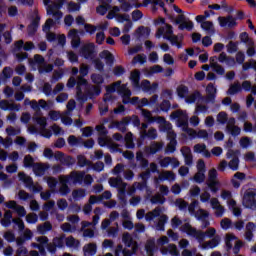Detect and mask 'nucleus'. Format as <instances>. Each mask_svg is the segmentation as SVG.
<instances>
[{
  "instance_id": "nucleus-30",
  "label": "nucleus",
  "mask_w": 256,
  "mask_h": 256,
  "mask_svg": "<svg viewBox=\"0 0 256 256\" xmlns=\"http://www.w3.org/2000/svg\"><path fill=\"white\" fill-rule=\"evenodd\" d=\"M218 23L220 27H229L231 29L237 25V20L231 16L218 17Z\"/></svg>"
},
{
  "instance_id": "nucleus-9",
  "label": "nucleus",
  "mask_w": 256,
  "mask_h": 256,
  "mask_svg": "<svg viewBox=\"0 0 256 256\" xmlns=\"http://www.w3.org/2000/svg\"><path fill=\"white\" fill-rule=\"evenodd\" d=\"M141 115L148 123H159L160 131H166L167 129H171V124L165 120L163 117H153L151 111L147 109H141Z\"/></svg>"
},
{
  "instance_id": "nucleus-42",
  "label": "nucleus",
  "mask_w": 256,
  "mask_h": 256,
  "mask_svg": "<svg viewBox=\"0 0 256 256\" xmlns=\"http://www.w3.org/2000/svg\"><path fill=\"white\" fill-rule=\"evenodd\" d=\"M185 103H187V105H193V103H195V101H197V103H199V101H203L204 97L201 96V93L196 91L190 95H187L185 98Z\"/></svg>"
},
{
  "instance_id": "nucleus-4",
  "label": "nucleus",
  "mask_w": 256,
  "mask_h": 256,
  "mask_svg": "<svg viewBox=\"0 0 256 256\" xmlns=\"http://www.w3.org/2000/svg\"><path fill=\"white\" fill-rule=\"evenodd\" d=\"M80 76L77 77V80L75 77H70L67 82V87L69 89H73L76 85V98L77 99H83V90L82 87L87 89L88 81L84 77H87L89 75V65L87 64H81L79 68Z\"/></svg>"
},
{
  "instance_id": "nucleus-10",
  "label": "nucleus",
  "mask_w": 256,
  "mask_h": 256,
  "mask_svg": "<svg viewBox=\"0 0 256 256\" xmlns=\"http://www.w3.org/2000/svg\"><path fill=\"white\" fill-rule=\"evenodd\" d=\"M221 199L227 201L228 208L232 211L235 217H241V208L237 206V202L232 199L233 193L229 190H222L221 191Z\"/></svg>"
},
{
  "instance_id": "nucleus-12",
  "label": "nucleus",
  "mask_w": 256,
  "mask_h": 256,
  "mask_svg": "<svg viewBox=\"0 0 256 256\" xmlns=\"http://www.w3.org/2000/svg\"><path fill=\"white\" fill-rule=\"evenodd\" d=\"M256 189L249 188L245 191L244 196L242 198V205L246 207V209H256Z\"/></svg>"
},
{
  "instance_id": "nucleus-64",
  "label": "nucleus",
  "mask_w": 256,
  "mask_h": 256,
  "mask_svg": "<svg viewBox=\"0 0 256 256\" xmlns=\"http://www.w3.org/2000/svg\"><path fill=\"white\" fill-rule=\"evenodd\" d=\"M71 113L69 111H65L62 113V116L60 117L61 123L66 126L73 125V119L69 117Z\"/></svg>"
},
{
  "instance_id": "nucleus-32",
  "label": "nucleus",
  "mask_w": 256,
  "mask_h": 256,
  "mask_svg": "<svg viewBox=\"0 0 256 256\" xmlns=\"http://www.w3.org/2000/svg\"><path fill=\"white\" fill-rule=\"evenodd\" d=\"M36 241L40 244H35L32 243V247L39 249L40 255H45V245H47V243H49V238H47V236H42V237H38L36 238Z\"/></svg>"
},
{
  "instance_id": "nucleus-51",
  "label": "nucleus",
  "mask_w": 256,
  "mask_h": 256,
  "mask_svg": "<svg viewBox=\"0 0 256 256\" xmlns=\"http://www.w3.org/2000/svg\"><path fill=\"white\" fill-rule=\"evenodd\" d=\"M203 103H209V102H207V100H205V98L203 100H200L199 102H197L196 103V108H195V111H194L195 115H199V113H207V111H209V107H207Z\"/></svg>"
},
{
  "instance_id": "nucleus-28",
  "label": "nucleus",
  "mask_w": 256,
  "mask_h": 256,
  "mask_svg": "<svg viewBox=\"0 0 256 256\" xmlns=\"http://www.w3.org/2000/svg\"><path fill=\"white\" fill-rule=\"evenodd\" d=\"M219 243H221V237L215 236L207 242H201L199 247L200 249H215V247H219Z\"/></svg>"
},
{
  "instance_id": "nucleus-49",
  "label": "nucleus",
  "mask_w": 256,
  "mask_h": 256,
  "mask_svg": "<svg viewBox=\"0 0 256 256\" xmlns=\"http://www.w3.org/2000/svg\"><path fill=\"white\" fill-rule=\"evenodd\" d=\"M65 241V236H61V237H56V238H54L53 239V245L54 246H51V245H49L48 246V251L50 252V253H55V251H56V248L55 247H64V242Z\"/></svg>"
},
{
  "instance_id": "nucleus-61",
  "label": "nucleus",
  "mask_w": 256,
  "mask_h": 256,
  "mask_svg": "<svg viewBox=\"0 0 256 256\" xmlns=\"http://www.w3.org/2000/svg\"><path fill=\"white\" fill-rule=\"evenodd\" d=\"M87 196V192L85 189H77L72 192V197L74 201H81V199H85Z\"/></svg>"
},
{
  "instance_id": "nucleus-20",
  "label": "nucleus",
  "mask_w": 256,
  "mask_h": 256,
  "mask_svg": "<svg viewBox=\"0 0 256 256\" xmlns=\"http://www.w3.org/2000/svg\"><path fill=\"white\" fill-rule=\"evenodd\" d=\"M210 206L213 209L214 215L216 217H223V215H225V207L221 205V202H219V199L211 198Z\"/></svg>"
},
{
  "instance_id": "nucleus-21",
  "label": "nucleus",
  "mask_w": 256,
  "mask_h": 256,
  "mask_svg": "<svg viewBox=\"0 0 256 256\" xmlns=\"http://www.w3.org/2000/svg\"><path fill=\"white\" fill-rule=\"evenodd\" d=\"M235 123H236L235 118H230L227 121V125H226L227 133H229L233 137H237V136L241 135V128L239 126L235 125Z\"/></svg>"
},
{
  "instance_id": "nucleus-63",
  "label": "nucleus",
  "mask_w": 256,
  "mask_h": 256,
  "mask_svg": "<svg viewBox=\"0 0 256 256\" xmlns=\"http://www.w3.org/2000/svg\"><path fill=\"white\" fill-rule=\"evenodd\" d=\"M145 251L148 256H153V252L155 251V239H149L146 242Z\"/></svg>"
},
{
  "instance_id": "nucleus-26",
  "label": "nucleus",
  "mask_w": 256,
  "mask_h": 256,
  "mask_svg": "<svg viewBox=\"0 0 256 256\" xmlns=\"http://www.w3.org/2000/svg\"><path fill=\"white\" fill-rule=\"evenodd\" d=\"M217 61H219L217 56L210 57L209 62L211 69L214 71V73H217V75H225V68H223Z\"/></svg>"
},
{
  "instance_id": "nucleus-35",
  "label": "nucleus",
  "mask_w": 256,
  "mask_h": 256,
  "mask_svg": "<svg viewBox=\"0 0 256 256\" xmlns=\"http://www.w3.org/2000/svg\"><path fill=\"white\" fill-rule=\"evenodd\" d=\"M180 151L184 157L185 165L191 167V165H193V154L191 153V148L184 146Z\"/></svg>"
},
{
  "instance_id": "nucleus-45",
  "label": "nucleus",
  "mask_w": 256,
  "mask_h": 256,
  "mask_svg": "<svg viewBox=\"0 0 256 256\" xmlns=\"http://www.w3.org/2000/svg\"><path fill=\"white\" fill-rule=\"evenodd\" d=\"M84 256H94L97 255V244L88 243L83 247Z\"/></svg>"
},
{
  "instance_id": "nucleus-57",
  "label": "nucleus",
  "mask_w": 256,
  "mask_h": 256,
  "mask_svg": "<svg viewBox=\"0 0 256 256\" xmlns=\"http://www.w3.org/2000/svg\"><path fill=\"white\" fill-rule=\"evenodd\" d=\"M176 95H178L179 99H185L187 95H189V87L181 84L176 88Z\"/></svg>"
},
{
  "instance_id": "nucleus-60",
  "label": "nucleus",
  "mask_w": 256,
  "mask_h": 256,
  "mask_svg": "<svg viewBox=\"0 0 256 256\" xmlns=\"http://www.w3.org/2000/svg\"><path fill=\"white\" fill-rule=\"evenodd\" d=\"M237 240V236H235L234 234H226L225 237V245H226V249L227 251H231V249H233V242Z\"/></svg>"
},
{
  "instance_id": "nucleus-8",
  "label": "nucleus",
  "mask_w": 256,
  "mask_h": 256,
  "mask_svg": "<svg viewBox=\"0 0 256 256\" xmlns=\"http://www.w3.org/2000/svg\"><path fill=\"white\" fill-rule=\"evenodd\" d=\"M30 66L33 71L38 69L39 73H51L53 71V65L45 64V58L39 54L34 56V60H30Z\"/></svg>"
},
{
  "instance_id": "nucleus-48",
  "label": "nucleus",
  "mask_w": 256,
  "mask_h": 256,
  "mask_svg": "<svg viewBox=\"0 0 256 256\" xmlns=\"http://www.w3.org/2000/svg\"><path fill=\"white\" fill-rule=\"evenodd\" d=\"M219 63H226L228 67H234L235 65V58L231 56H227L226 53L222 52L218 57Z\"/></svg>"
},
{
  "instance_id": "nucleus-46",
  "label": "nucleus",
  "mask_w": 256,
  "mask_h": 256,
  "mask_svg": "<svg viewBox=\"0 0 256 256\" xmlns=\"http://www.w3.org/2000/svg\"><path fill=\"white\" fill-rule=\"evenodd\" d=\"M47 169H49L48 164L37 163L33 166V172L37 177H42V175H45V171H47Z\"/></svg>"
},
{
  "instance_id": "nucleus-43",
  "label": "nucleus",
  "mask_w": 256,
  "mask_h": 256,
  "mask_svg": "<svg viewBox=\"0 0 256 256\" xmlns=\"http://www.w3.org/2000/svg\"><path fill=\"white\" fill-rule=\"evenodd\" d=\"M59 181H60V184H61V187L59 189L60 194L61 195H67L71 191L69 189V186H67V183L71 184V182H69V179L66 176H60Z\"/></svg>"
},
{
  "instance_id": "nucleus-7",
  "label": "nucleus",
  "mask_w": 256,
  "mask_h": 256,
  "mask_svg": "<svg viewBox=\"0 0 256 256\" xmlns=\"http://www.w3.org/2000/svg\"><path fill=\"white\" fill-rule=\"evenodd\" d=\"M156 37L158 39L164 37V39L170 41L172 45H176L178 49H181V44L179 43L177 36L173 35V27L169 24H165V26L158 29Z\"/></svg>"
},
{
  "instance_id": "nucleus-56",
  "label": "nucleus",
  "mask_w": 256,
  "mask_h": 256,
  "mask_svg": "<svg viewBox=\"0 0 256 256\" xmlns=\"http://www.w3.org/2000/svg\"><path fill=\"white\" fill-rule=\"evenodd\" d=\"M115 101H117V97H115L113 95H112V98L110 99V101H105V96H104L103 103H101L99 106L100 114L105 115V113H107V111H109V107L107 106V103H115Z\"/></svg>"
},
{
  "instance_id": "nucleus-22",
  "label": "nucleus",
  "mask_w": 256,
  "mask_h": 256,
  "mask_svg": "<svg viewBox=\"0 0 256 256\" xmlns=\"http://www.w3.org/2000/svg\"><path fill=\"white\" fill-rule=\"evenodd\" d=\"M176 24L179 25V29H187V31L193 30V23L191 20L185 18V15L181 14L176 18Z\"/></svg>"
},
{
  "instance_id": "nucleus-47",
  "label": "nucleus",
  "mask_w": 256,
  "mask_h": 256,
  "mask_svg": "<svg viewBox=\"0 0 256 256\" xmlns=\"http://www.w3.org/2000/svg\"><path fill=\"white\" fill-rule=\"evenodd\" d=\"M136 37L138 39H147L149 35H151V28L145 27V26H140L135 33Z\"/></svg>"
},
{
  "instance_id": "nucleus-19",
  "label": "nucleus",
  "mask_w": 256,
  "mask_h": 256,
  "mask_svg": "<svg viewBox=\"0 0 256 256\" xmlns=\"http://www.w3.org/2000/svg\"><path fill=\"white\" fill-rule=\"evenodd\" d=\"M82 99H78V101H87V97H93L94 95H101V87L99 86H93L92 88H89V84L87 87H82Z\"/></svg>"
},
{
  "instance_id": "nucleus-23",
  "label": "nucleus",
  "mask_w": 256,
  "mask_h": 256,
  "mask_svg": "<svg viewBox=\"0 0 256 256\" xmlns=\"http://www.w3.org/2000/svg\"><path fill=\"white\" fill-rule=\"evenodd\" d=\"M195 217H196L197 221H202V229H207V227H209V225H211V222H209V220H207L209 218V212H207L206 210L199 209L195 213Z\"/></svg>"
},
{
  "instance_id": "nucleus-37",
  "label": "nucleus",
  "mask_w": 256,
  "mask_h": 256,
  "mask_svg": "<svg viewBox=\"0 0 256 256\" xmlns=\"http://www.w3.org/2000/svg\"><path fill=\"white\" fill-rule=\"evenodd\" d=\"M245 173L243 172H237L234 174V176L231 179V183L235 189H239L241 187V183L245 181Z\"/></svg>"
},
{
  "instance_id": "nucleus-27",
  "label": "nucleus",
  "mask_w": 256,
  "mask_h": 256,
  "mask_svg": "<svg viewBox=\"0 0 256 256\" xmlns=\"http://www.w3.org/2000/svg\"><path fill=\"white\" fill-rule=\"evenodd\" d=\"M53 157L54 159H56V161H59L60 163H62V165H67L68 167L75 163V160H73L71 156H66L63 152L58 151L54 154Z\"/></svg>"
},
{
  "instance_id": "nucleus-50",
  "label": "nucleus",
  "mask_w": 256,
  "mask_h": 256,
  "mask_svg": "<svg viewBox=\"0 0 256 256\" xmlns=\"http://www.w3.org/2000/svg\"><path fill=\"white\" fill-rule=\"evenodd\" d=\"M33 239V232L29 229H26L23 233V238H17L16 239V244L18 246L23 245L25 241H31Z\"/></svg>"
},
{
  "instance_id": "nucleus-44",
  "label": "nucleus",
  "mask_w": 256,
  "mask_h": 256,
  "mask_svg": "<svg viewBox=\"0 0 256 256\" xmlns=\"http://www.w3.org/2000/svg\"><path fill=\"white\" fill-rule=\"evenodd\" d=\"M21 49H24V51H31L32 49H35V44H33V42H26L24 44L23 40H19L15 43V51Z\"/></svg>"
},
{
  "instance_id": "nucleus-16",
  "label": "nucleus",
  "mask_w": 256,
  "mask_h": 256,
  "mask_svg": "<svg viewBox=\"0 0 256 256\" xmlns=\"http://www.w3.org/2000/svg\"><path fill=\"white\" fill-rule=\"evenodd\" d=\"M33 121L34 123H37L39 127H41L40 134L42 135V137H45L46 139H51L53 134L51 133V131L45 128L47 127V118L41 116H34Z\"/></svg>"
},
{
  "instance_id": "nucleus-24",
  "label": "nucleus",
  "mask_w": 256,
  "mask_h": 256,
  "mask_svg": "<svg viewBox=\"0 0 256 256\" xmlns=\"http://www.w3.org/2000/svg\"><path fill=\"white\" fill-rule=\"evenodd\" d=\"M0 109L2 111H21V104L10 102L9 100H1Z\"/></svg>"
},
{
  "instance_id": "nucleus-59",
  "label": "nucleus",
  "mask_w": 256,
  "mask_h": 256,
  "mask_svg": "<svg viewBox=\"0 0 256 256\" xmlns=\"http://www.w3.org/2000/svg\"><path fill=\"white\" fill-rule=\"evenodd\" d=\"M201 29L213 35L215 33V25L211 21H204L201 23Z\"/></svg>"
},
{
  "instance_id": "nucleus-38",
  "label": "nucleus",
  "mask_w": 256,
  "mask_h": 256,
  "mask_svg": "<svg viewBox=\"0 0 256 256\" xmlns=\"http://www.w3.org/2000/svg\"><path fill=\"white\" fill-rule=\"evenodd\" d=\"M193 151H194V153L203 155V157H206V158L211 157V152H209V150H207V145H205L203 143H198V144L194 145Z\"/></svg>"
},
{
  "instance_id": "nucleus-18",
  "label": "nucleus",
  "mask_w": 256,
  "mask_h": 256,
  "mask_svg": "<svg viewBox=\"0 0 256 256\" xmlns=\"http://www.w3.org/2000/svg\"><path fill=\"white\" fill-rule=\"evenodd\" d=\"M109 185L110 187H116V189H119V199H123L121 195H125V189L127 187V184L123 182V179L112 177L109 179Z\"/></svg>"
},
{
  "instance_id": "nucleus-1",
  "label": "nucleus",
  "mask_w": 256,
  "mask_h": 256,
  "mask_svg": "<svg viewBox=\"0 0 256 256\" xmlns=\"http://www.w3.org/2000/svg\"><path fill=\"white\" fill-rule=\"evenodd\" d=\"M170 119L172 121L177 119V127L189 135L191 139H204V141L209 139V132H207V130L202 129L196 131L189 127V115L187 114V111L177 110L170 115Z\"/></svg>"
},
{
  "instance_id": "nucleus-15",
  "label": "nucleus",
  "mask_w": 256,
  "mask_h": 256,
  "mask_svg": "<svg viewBox=\"0 0 256 256\" xmlns=\"http://www.w3.org/2000/svg\"><path fill=\"white\" fill-rule=\"evenodd\" d=\"M164 129L166 130L162 132L167 133V139L170 141L166 147V153H175V149L177 147V134L173 131V126L170 128L164 127Z\"/></svg>"
},
{
  "instance_id": "nucleus-31",
  "label": "nucleus",
  "mask_w": 256,
  "mask_h": 256,
  "mask_svg": "<svg viewBox=\"0 0 256 256\" xmlns=\"http://www.w3.org/2000/svg\"><path fill=\"white\" fill-rule=\"evenodd\" d=\"M175 179H177V176L175 175V173H173V171H162L159 174L158 178H155V182L159 183V181H175Z\"/></svg>"
},
{
  "instance_id": "nucleus-5",
  "label": "nucleus",
  "mask_w": 256,
  "mask_h": 256,
  "mask_svg": "<svg viewBox=\"0 0 256 256\" xmlns=\"http://www.w3.org/2000/svg\"><path fill=\"white\" fill-rule=\"evenodd\" d=\"M182 233H186L189 237H195L198 243H203L205 239H213L217 235V229L210 227L205 232L196 230L189 223H185L180 227Z\"/></svg>"
},
{
  "instance_id": "nucleus-29",
  "label": "nucleus",
  "mask_w": 256,
  "mask_h": 256,
  "mask_svg": "<svg viewBox=\"0 0 256 256\" xmlns=\"http://www.w3.org/2000/svg\"><path fill=\"white\" fill-rule=\"evenodd\" d=\"M157 87H159V84L149 82V80H143L141 84L139 85V89H142L144 93H155L157 91Z\"/></svg>"
},
{
  "instance_id": "nucleus-17",
  "label": "nucleus",
  "mask_w": 256,
  "mask_h": 256,
  "mask_svg": "<svg viewBox=\"0 0 256 256\" xmlns=\"http://www.w3.org/2000/svg\"><path fill=\"white\" fill-rule=\"evenodd\" d=\"M98 143L100 147H108L111 153L119 151V146L113 142V139L107 136H102L98 138Z\"/></svg>"
},
{
  "instance_id": "nucleus-3",
  "label": "nucleus",
  "mask_w": 256,
  "mask_h": 256,
  "mask_svg": "<svg viewBox=\"0 0 256 256\" xmlns=\"http://www.w3.org/2000/svg\"><path fill=\"white\" fill-rule=\"evenodd\" d=\"M165 211L164 208L156 207L154 210L145 214V210L140 209L136 213L137 219H143L145 217L146 221H155L158 217V222L156 223V231H165V223L169 221V217L167 215L162 214Z\"/></svg>"
},
{
  "instance_id": "nucleus-13",
  "label": "nucleus",
  "mask_w": 256,
  "mask_h": 256,
  "mask_svg": "<svg viewBox=\"0 0 256 256\" xmlns=\"http://www.w3.org/2000/svg\"><path fill=\"white\" fill-rule=\"evenodd\" d=\"M239 155H241V150H233L228 149L226 152V158L231 159L228 162V167L231 171H238L239 170Z\"/></svg>"
},
{
  "instance_id": "nucleus-58",
  "label": "nucleus",
  "mask_w": 256,
  "mask_h": 256,
  "mask_svg": "<svg viewBox=\"0 0 256 256\" xmlns=\"http://www.w3.org/2000/svg\"><path fill=\"white\" fill-rule=\"evenodd\" d=\"M53 229V225H51V222H45L44 224H40L37 226V231L40 233V235H45L46 233H49Z\"/></svg>"
},
{
  "instance_id": "nucleus-2",
  "label": "nucleus",
  "mask_w": 256,
  "mask_h": 256,
  "mask_svg": "<svg viewBox=\"0 0 256 256\" xmlns=\"http://www.w3.org/2000/svg\"><path fill=\"white\" fill-rule=\"evenodd\" d=\"M115 91H117L122 97V103H124V105H127V103H131L132 105L139 106V102L141 101L139 100V97H133L131 99V90L127 88V84L121 85V81H118L106 87L104 101H111V99H113V93H115Z\"/></svg>"
},
{
  "instance_id": "nucleus-33",
  "label": "nucleus",
  "mask_w": 256,
  "mask_h": 256,
  "mask_svg": "<svg viewBox=\"0 0 256 256\" xmlns=\"http://www.w3.org/2000/svg\"><path fill=\"white\" fill-rule=\"evenodd\" d=\"M53 19H48L45 23V25L43 26V31L46 34V39L47 41H55L57 39V36H55V34L53 33H49V31L51 30V27H53Z\"/></svg>"
},
{
  "instance_id": "nucleus-54",
  "label": "nucleus",
  "mask_w": 256,
  "mask_h": 256,
  "mask_svg": "<svg viewBox=\"0 0 256 256\" xmlns=\"http://www.w3.org/2000/svg\"><path fill=\"white\" fill-rule=\"evenodd\" d=\"M144 73L146 77H151L155 75V73H163V67H161V65H154L150 68H146L144 70Z\"/></svg>"
},
{
  "instance_id": "nucleus-41",
  "label": "nucleus",
  "mask_w": 256,
  "mask_h": 256,
  "mask_svg": "<svg viewBox=\"0 0 256 256\" xmlns=\"http://www.w3.org/2000/svg\"><path fill=\"white\" fill-rule=\"evenodd\" d=\"M162 255H171V256H179V249H177V245L169 244L167 247H163L161 249Z\"/></svg>"
},
{
  "instance_id": "nucleus-11",
  "label": "nucleus",
  "mask_w": 256,
  "mask_h": 256,
  "mask_svg": "<svg viewBox=\"0 0 256 256\" xmlns=\"http://www.w3.org/2000/svg\"><path fill=\"white\" fill-rule=\"evenodd\" d=\"M18 178L22 183H24L25 187L27 189H30L33 193H41L43 191V187L39 185L38 183L33 184V178L30 176H27L24 172H20L18 174Z\"/></svg>"
},
{
  "instance_id": "nucleus-25",
  "label": "nucleus",
  "mask_w": 256,
  "mask_h": 256,
  "mask_svg": "<svg viewBox=\"0 0 256 256\" xmlns=\"http://www.w3.org/2000/svg\"><path fill=\"white\" fill-rule=\"evenodd\" d=\"M69 179L70 183L73 185H81L83 183V178L85 177V172L83 171H73L70 175L64 176Z\"/></svg>"
},
{
  "instance_id": "nucleus-6",
  "label": "nucleus",
  "mask_w": 256,
  "mask_h": 256,
  "mask_svg": "<svg viewBox=\"0 0 256 256\" xmlns=\"http://www.w3.org/2000/svg\"><path fill=\"white\" fill-rule=\"evenodd\" d=\"M43 4L46 7L47 15H52L55 21H61L63 19V12L60 10L63 5H65V1L67 0H42Z\"/></svg>"
},
{
  "instance_id": "nucleus-40",
  "label": "nucleus",
  "mask_w": 256,
  "mask_h": 256,
  "mask_svg": "<svg viewBox=\"0 0 256 256\" xmlns=\"http://www.w3.org/2000/svg\"><path fill=\"white\" fill-rule=\"evenodd\" d=\"M93 53H95V45L93 44H86L81 49V55L84 59H91L93 57Z\"/></svg>"
},
{
  "instance_id": "nucleus-52",
  "label": "nucleus",
  "mask_w": 256,
  "mask_h": 256,
  "mask_svg": "<svg viewBox=\"0 0 256 256\" xmlns=\"http://www.w3.org/2000/svg\"><path fill=\"white\" fill-rule=\"evenodd\" d=\"M68 37L71 39V45L73 49H77L80 45L79 35L77 34V30H71L68 34Z\"/></svg>"
},
{
  "instance_id": "nucleus-55",
  "label": "nucleus",
  "mask_w": 256,
  "mask_h": 256,
  "mask_svg": "<svg viewBox=\"0 0 256 256\" xmlns=\"http://www.w3.org/2000/svg\"><path fill=\"white\" fill-rule=\"evenodd\" d=\"M11 219H13V213L11 212V210H7L4 213V218H2L0 220V223H1L2 227H10L11 226Z\"/></svg>"
},
{
  "instance_id": "nucleus-34",
  "label": "nucleus",
  "mask_w": 256,
  "mask_h": 256,
  "mask_svg": "<svg viewBox=\"0 0 256 256\" xmlns=\"http://www.w3.org/2000/svg\"><path fill=\"white\" fill-rule=\"evenodd\" d=\"M65 245L68 249L77 251L81 247V242L78 239H75L73 236H68L65 238Z\"/></svg>"
},
{
  "instance_id": "nucleus-36",
  "label": "nucleus",
  "mask_w": 256,
  "mask_h": 256,
  "mask_svg": "<svg viewBox=\"0 0 256 256\" xmlns=\"http://www.w3.org/2000/svg\"><path fill=\"white\" fill-rule=\"evenodd\" d=\"M141 80V72L134 70L130 74V81L134 91H139V81Z\"/></svg>"
},
{
  "instance_id": "nucleus-62",
  "label": "nucleus",
  "mask_w": 256,
  "mask_h": 256,
  "mask_svg": "<svg viewBox=\"0 0 256 256\" xmlns=\"http://www.w3.org/2000/svg\"><path fill=\"white\" fill-rule=\"evenodd\" d=\"M81 141H83V139L81 137L77 138L75 135H70L67 138V143L70 147H77L78 145H81Z\"/></svg>"
},
{
  "instance_id": "nucleus-14",
  "label": "nucleus",
  "mask_w": 256,
  "mask_h": 256,
  "mask_svg": "<svg viewBox=\"0 0 256 256\" xmlns=\"http://www.w3.org/2000/svg\"><path fill=\"white\" fill-rule=\"evenodd\" d=\"M217 175V170L215 168L209 170L208 172L206 184L212 193H217V191H219V187H221V183L219 180H217Z\"/></svg>"
},
{
  "instance_id": "nucleus-53",
  "label": "nucleus",
  "mask_w": 256,
  "mask_h": 256,
  "mask_svg": "<svg viewBox=\"0 0 256 256\" xmlns=\"http://www.w3.org/2000/svg\"><path fill=\"white\" fill-rule=\"evenodd\" d=\"M206 92H207V97L204 98L206 102L213 101L215 99V93H217V88H215V85L213 84H208L206 87Z\"/></svg>"
},
{
  "instance_id": "nucleus-39",
  "label": "nucleus",
  "mask_w": 256,
  "mask_h": 256,
  "mask_svg": "<svg viewBox=\"0 0 256 256\" xmlns=\"http://www.w3.org/2000/svg\"><path fill=\"white\" fill-rule=\"evenodd\" d=\"M141 6L142 4L137 3V0H128L121 5V9L124 11V13H129L131 9H139Z\"/></svg>"
}]
</instances>
